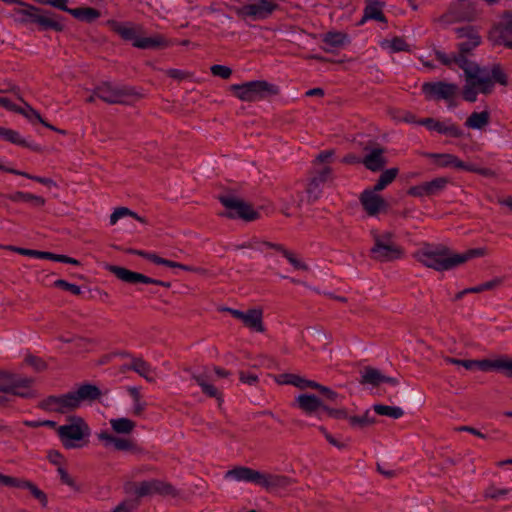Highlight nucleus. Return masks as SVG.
Returning <instances> with one entry per match:
<instances>
[{
	"label": "nucleus",
	"instance_id": "obj_1",
	"mask_svg": "<svg viewBox=\"0 0 512 512\" xmlns=\"http://www.w3.org/2000/svg\"><path fill=\"white\" fill-rule=\"evenodd\" d=\"M454 60L464 72L465 84L463 86L462 96L464 100L468 102H475L478 94L487 95L492 93L495 83L501 85L507 84V76L498 65L488 70L470 61L465 56L457 57Z\"/></svg>",
	"mask_w": 512,
	"mask_h": 512
},
{
	"label": "nucleus",
	"instance_id": "obj_2",
	"mask_svg": "<svg viewBox=\"0 0 512 512\" xmlns=\"http://www.w3.org/2000/svg\"><path fill=\"white\" fill-rule=\"evenodd\" d=\"M486 254L484 248L469 249L463 253H453L450 249L441 245H424L415 253V258L428 268L437 271L450 270L473 258Z\"/></svg>",
	"mask_w": 512,
	"mask_h": 512
},
{
	"label": "nucleus",
	"instance_id": "obj_3",
	"mask_svg": "<svg viewBox=\"0 0 512 512\" xmlns=\"http://www.w3.org/2000/svg\"><path fill=\"white\" fill-rule=\"evenodd\" d=\"M109 423L114 433L102 430L96 435L104 448L131 453L139 452L134 440L127 437L135 429L136 424L134 421L121 417L110 419Z\"/></svg>",
	"mask_w": 512,
	"mask_h": 512
},
{
	"label": "nucleus",
	"instance_id": "obj_4",
	"mask_svg": "<svg viewBox=\"0 0 512 512\" xmlns=\"http://www.w3.org/2000/svg\"><path fill=\"white\" fill-rule=\"evenodd\" d=\"M109 26L124 40L130 41L136 48L160 49L169 46V42L160 34H154L151 36L144 35L141 26L117 21H110Z\"/></svg>",
	"mask_w": 512,
	"mask_h": 512
},
{
	"label": "nucleus",
	"instance_id": "obj_5",
	"mask_svg": "<svg viewBox=\"0 0 512 512\" xmlns=\"http://www.w3.org/2000/svg\"><path fill=\"white\" fill-rule=\"evenodd\" d=\"M372 237L374 245L370 249V253L374 260L390 262L403 257L404 251L402 247L395 242L393 233L389 231L382 233L373 231Z\"/></svg>",
	"mask_w": 512,
	"mask_h": 512
},
{
	"label": "nucleus",
	"instance_id": "obj_6",
	"mask_svg": "<svg viewBox=\"0 0 512 512\" xmlns=\"http://www.w3.org/2000/svg\"><path fill=\"white\" fill-rule=\"evenodd\" d=\"M90 428L82 418H72L57 428L61 443L67 449L81 448L90 436Z\"/></svg>",
	"mask_w": 512,
	"mask_h": 512
},
{
	"label": "nucleus",
	"instance_id": "obj_7",
	"mask_svg": "<svg viewBox=\"0 0 512 512\" xmlns=\"http://www.w3.org/2000/svg\"><path fill=\"white\" fill-rule=\"evenodd\" d=\"M0 392L10 393L22 398H33V379L0 370Z\"/></svg>",
	"mask_w": 512,
	"mask_h": 512
},
{
	"label": "nucleus",
	"instance_id": "obj_8",
	"mask_svg": "<svg viewBox=\"0 0 512 512\" xmlns=\"http://www.w3.org/2000/svg\"><path fill=\"white\" fill-rule=\"evenodd\" d=\"M478 13L475 0H456L447 13L439 18V23L448 26L457 22H471L476 19Z\"/></svg>",
	"mask_w": 512,
	"mask_h": 512
},
{
	"label": "nucleus",
	"instance_id": "obj_9",
	"mask_svg": "<svg viewBox=\"0 0 512 512\" xmlns=\"http://www.w3.org/2000/svg\"><path fill=\"white\" fill-rule=\"evenodd\" d=\"M234 95L242 101H256L273 92V86L266 81H250L230 86Z\"/></svg>",
	"mask_w": 512,
	"mask_h": 512
},
{
	"label": "nucleus",
	"instance_id": "obj_10",
	"mask_svg": "<svg viewBox=\"0 0 512 512\" xmlns=\"http://www.w3.org/2000/svg\"><path fill=\"white\" fill-rule=\"evenodd\" d=\"M230 373L220 367L214 366L213 368H205L199 373H194L192 378L201 387L202 392L209 397L216 398L219 403L222 402L221 393L212 384L216 377H227Z\"/></svg>",
	"mask_w": 512,
	"mask_h": 512
},
{
	"label": "nucleus",
	"instance_id": "obj_11",
	"mask_svg": "<svg viewBox=\"0 0 512 512\" xmlns=\"http://www.w3.org/2000/svg\"><path fill=\"white\" fill-rule=\"evenodd\" d=\"M220 202L227 209L224 214L230 218H242L246 221L257 219L258 213L245 201L232 195H223L219 197Z\"/></svg>",
	"mask_w": 512,
	"mask_h": 512
},
{
	"label": "nucleus",
	"instance_id": "obj_12",
	"mask_svg": "<svg viewBox=\"0 0 512 512\" xmlns=\"http://www.w3.org/2000/svg\"><path fill=\"white\" fill-rule=\"evenodd\" d=\"M455 33L456 38L459 40L458 50L462 55L466 56V54L473 51L482 42L479 31L474 26L458 27L455 29Z\"/></svg>",
	"mask_w": 512,
	"mask_h": 512
},
{
	"label": "nucleus",
	"instance_id": "obj_13",
	"mask_svg": "<svg viewBox=\"0 0 512 512\" xmlns=\"http://www.w3.org/2000/svg\"><path fill=\"white\" fill-rule=\"evenodd\" d=\"M95 93L98 98L110 104L123 103L131 95L129 89L108 82L99 85Z\"/></svg>",
	"mask_w": 512,
	"mask_h": 512
},
{
	"label": "nucleus",
	"instance_id": "obj_14",
	"mask_svg": "<svg viewBox=\"0 0 512 512\" xmlns=\"http://www.w3.org/2000/svg\"><path fill=\"white\" fill-rule=\"evenodd\" d=\"M276 4L271 0H258L257 2L243 5L239 12L242 16L252 20L265 19L275 10Z\"/></svg>",
	"mask_w": 512,
	"mask_h": 512
},
{
	"label": "nucleus",
	"instance_id": "obj_15",
	"mask_svg": "<svg viewBox=\"0 0 512 512\" xmlns=\"http://www.w3.org/2000/svg\"><path fill=\"white\" fill-rule=\"evenodd\" d=\"M426 157L433 160V163L441 168H456L467 171H478L484 175H488L487 170H476L473 166L468 165L461 161L457 156L449 153L437 154V153H426Z\"/></svg>",
	"mask_w": 512,
	"mask_h": 512
},
{
	"label": "nucleus",
	"instance_id": "obj_16",
	"mask_svg": "<svg viewBox=\"0 0 512 512\" xmlns=\"http://www.w3.org/2000/svg\"><path fill=\"white\" fill-rule=\"evenodd\" d=\"M135 492L138 496H147L153 494H160L165 496L176 495V490L171 484L158 479H152L139 483L136 486Z\"/></svg>",
	"mask_w": 512,
	"mask_h": 512
},
{
	"label": "nucleus",
	"instance_id": "obj_17",
	"mask_svg": "<svg viewBox=\"0 0 512 512\" xmlns=\"http://www.w3.org/2000/svg\"><path fill=\"white\" fill-rule=\"evenodd\" d=\"M106 269L113 273L118 279L126 283H144L165 286L164 282L147 277L141 273L128 270L115 265H107Z\"/></svg>",
	"mask_w": 512,
	"mask_h": 512
},
{
	"label": "nucleus",
	"instance_id": "obj_18",
	"mask_svg": "<svg viewBox=\"0 0 512 512\" xmlns=\"http://www.w3.org/2000/svg\"><path fill=\"white\" fill-rule=\"evenodd\" d=\"M448 179L445 177H438L428 182H423L419 185L413 186L408 190V194L414 197L433 196L440 193L448 184Z\"/></svg>",
	"mask_w": 512,
	"mask_h": 512
},
{
	"label": "nucleus",
	"instance_id": "obj_19",
	"mask_svg": "<svg viewBox=\"0 0 512 512\" xmlns=\"http://www.w3.org/2000/svg\"><path fill=\"white\" fill-rule=\"evenodd\" d=\"M226 311H228L233 317L241 320L245 326L248 328L255 330L257 332H263L264 327L262 323V310L260 309H250L246 312L232 309V308H226Z\"/></svg>",
	"mask_w": 512,
	"mask_h": 512
},
{
	"label": "nucleus",
	"instance_id": "obj_20",
	"mask_svg": "<svg viewBox=\"0 0 512 512\" xmlns=\"http://www.w3.org/2000/svg\"><path fill=\"white\" fill-rule=\"evenodd\" d=\"M422 88L427 96L441 99L454 97L458 90L456 84L446 82L425 83Z\"/></svg>",
	"mask_w": 512,
	"mask_h": 512
},
{
	"label": "nucleus",
	"instance_id": "obj_21",
	"mask_svg": "<svg viewBox=\"0 0 512 512\" xmlns=\"http://www.w3.org/2000/svg\"><path fill=\"white\" fill-rule=\"evenodd\" d=\"M360 376L359 382L363 385H371L375 387L382 383H389L393 386L398 384L397 379L385 376L380 370L370 366L364 367L360 371Z\"/></svg>",
	"mask_w": 512,
	"mask_h": 512
},
{
	"label": "nucleus",
	"instance_id": "obj_22",
	"mask_svg": "<svg viewBox=\"0 0 512 512\" xmlns=\"http://www.w3.org/2000/svg\"><path fill=\"white\" fill-rule=\"evenodd\" d=\"M361 203L370 216H375L387 208L385 200L374 190L364 191L361 195Z\"/></svg>",
	"mask_w": 512,
	"mask_h": 512
},
{
	"label": "nucleus",
	"instance_id": "obj_23",
	"mask_svg": "<svg viewBox=\"0 0 512 512\" xmlns=\"http://www.w3.org/2000/svg\"><path fill=\"white\" fill-rule=\"evenodd\" d=\"M261 472L246 466H237L228 470L224 478L237 482H249L259 485Z\"/></svg>",
	"mask_w": 512,
	"mask_h": 512
},
{
	"label": "nucleus",
	"instance_id": "obj_24",
	"mask_svg": "<svg viewBox=\"0 0 512 512\" xmlns=\"http://www.w3.org/2000/svg\"><path fill=\"white\" fill-rule=\"evenodd\" d=\"M6 248L9 250L15 251L21 255H26V256L41 258V259H49L52 261L63 262V263H68V264H72V265H79L78 260L68 257V256H65V255L53 254L50 252L30 250V249H24V248H18V247H13V246H7Z\"/></svg>",
	"mask_w": 512,
	"mask_h": 512
},
{
	"label": "nucleus",
	"instance_id": "obj_25",
	"mask_svg": "<svg viewBox=\"0 0 512 512\" xmlns=\"http://www.w3.org/2000/svg\"><path fill=\"white\" fill-rule=\"evenodd\" d=\"M366 155L362 159V164L370 171L376 172L381 170L387 163L382 147L365 148Z\"/></svg>",
	"mask_w": 512,
	"mask_h": 512
},
{
	"label": "nucleus",
	"instance_id": "obj_26",
	"mask_svg": "<svg viewBox=\"0 0 512 512\" xmlns=\"http://www.w3.org/2000/svg\"><path fill=\"white\" fill-rule=\"evenodd\" d=\"M49 404L54 410L61 413L76 409L81 405L76 391L69 392L62 396L51 397Z\"/></svg>",
	"mask_w": 512,
	"mask_h": 512
},
{
	"label": "nucleus",
	"instance_id": "obj_27",
	"mask_svg": "<svg viewBox=\"0 0 512 512\" xmlns=\"http://www.w3.org/2000/svg\"><path fill=\"white\" fill-rule=\"evenodd\" d=\"M482 371H497L512 378V357L501 355L493 359H484Z\"/></svg>",
	"mask_w": 512,
	"mask_h": 512
},
{
	"label": "nucleus",
	"instance_id": "obj_28",
	"mask_svg": "<svg viewBox=\"0 0 512 512\" xmlns=\"http://www.w3.org/2000/svg\"><path fill=\"white\" fill-rule=\"evenodd\" d=\"M419 124L424 125L431 131H437L440 134H445L452 137L462 136L461 130L450 121L440 122L432 118H426L421 120Z\"/></svg>",
	"mask_w": 512,
	"mask_h": 512
},
{
	"label": "nucleus",
	"instance_id": "obj_29",
	"mask_svg": "<svg viewBox=\"0 0 512 512\" xmlns=\"http://www.w3.org/2000/svg\"><path fill=\"white\" fill-rule=\"evenodd\" d=\"M292 483L293 480L285 475L261 472L259 486L267 490H276L286 488Z\"/></svg>",
	"mask_w": 512,
	"mask_h": 512
},
{
	"label": "nucleus",
	"instance_id": "obj_30",
	"mask_svg": "<svg viewBox=\"0 0 512 512\" xmlns=\"http://www.w3.org/2000/svg\"><path fill=\"white\" fill-rule=\"evenodd\" d=\"M123 370H133L149 382L155 381V369L142 358L131 357V363L124 365Z\"/></svg>",
	"mask_w": 512,
	"mask_h": 512
},
{
	"label": "nucleus",
	"instance_id": "obj_31",
	"mask_svg": "<svg viewBox=\"0 0 512 512\" xmlns=\"http://www.w3.org/2000/svg\"><path fill=\"white\" fill-rule=\"evenodd\" d=\"M384 4L377 0H367V4L364 9V16L361 23L367 20H376L379 22H386V18L383 14Z\"/></svg>",
	"mask_w": 512,
	"mask_h": 512
},
{
	"label": "nucleus",
	"instance_id": "obj_32",
	"mask_svg": "<svg viewBox=\"0 0 512 512\" xmlns=\"http://www.w3.org/2000/svg\"><path fill=\"white\" fill-rule=\"evenodd\" d=\"M298 407L306 414H312L320 408L324 409V405L320 399L311 394H301L296 398Z\"/></svg>",
	"mask_w": 512,
	"mask_h": 512
},
{
	"label": "nucleus",
	"instance_id": "obj_33",
	"mask_svg": "<svg viewBox=\"0 0 512 512\" xmlns=\"http://www.w3.org/2000/svg\"><path fill=\"white\" fill-rule=\"evenodd\" d=\"M13 202H29L35 207H42L45 204V199L41 196L34 195L28 192H15L5 196Z\"/></svg>",
	"mask_w": 512,
	"mask_h": 512
},
{
	"label": "nucleus",
	"instance_id": "obj_34",
	"mask_svg": "<svg viewBox=\"0 0 512 512\" xmlns=\"http://www.w3.org/2000/svg\"><path fill=\"white\" fill-rule=\"evenodd\" d=\"M490 115L487 111L473 112L465 122L466 127L481 130L489 124Z\"/></svg>",
	"mask_w": 512,
	"mask_h": 512
},
{
	"label": "nucleus",
	"instance_id": "obj_35",
	"mask_svg": "<svg viewBox=\"0 0 512 512\" xmlns=\"http://www.w3.org/2000/svg\"><path fill=\"white\" fill-rule=\"evenodd\" d=\"M15 112L23 115L31 123L39 122V123L43 124L44 126H46L47 128H50L52 130L55 129L52 125L48 124L41 117V115L35 109H33L30 105H28L26 102L23 103V106H18Z\"/></svg>",
	"mask_w": 512,
	"mask_h": 512
},
{
	"label": "nucleus",
	"instance_id": "obj_36",
	"mask_svg": "<svg viewBox=\"0 0 512 512\" xmlns=\"http://www.w3.org/2000/svg\"><path fill=\"white\" fill-rule=\"evenodd\" d=\"M34 18H35V23L39 24L42 29H52L55 31H62L64 28L63 24L58 19H56L54 16H52L48 13L40 14L39 16L34 17Z\"/></svg>",
	"mask_w": 512,
	"mask_h": 512
},
{
	"label": "nucleus",
	"instance_id": "obj_37",
	"mask_svg": "<svg viewBox=\"0 0 512 512\" xmlns=\"http://www.w3.org/2000/svg\"><path fill=\"white\" fill-rule=\"evenodd\" d=\"M263 246L269 247V248H274V249L280 251L284 255V257L289 261V263L291 265H293V267L295 269H298V270H307L308 269V266L304 262H302L301 260L296 258L294 256V254H292L291 252L284 249L283 246H281L279 244L268 243V242L263 243Z\"/></svg>",
	"mask_w": 512,
	"mask_h": 512
},
{
	"label": "nucleus",
	"instance_id": "obj_38",
	"mask_svg": "<svg viewBox=\"0 0 512 512\" xmlns=\"http://www.w3.org/2000/svg\"><path fill=\"white\" fill-rule=\"evenodd\" d=\"M75 391L81 404L85 401L95 400L100 396L99 389L94 385H83Z\"/></svg>",
	"mask_w": 512,
	"mask_h": 512
},
{
	"label": "nucleus",
	"instance_id": "obj_39",
	"mask_svg": "<svg viewBox=\"0 0 512 512\" xmlns=\"http://www.w3.org/2000/svg\"><path fill=\"white\" fill-rule=\"evenodd\" d=\"M373 410L381 416H386L392 419H399L403 416L404 411L400 407L388 406L383 404H375Z\"/></svg>",
	"mask_w": 512,
	"mask_h": 512
},
{
	"label": "nucleus",
	"instance_id": "obj_40",
	"mask_svg": "<svg viewBox=\"0 0 512 512\" xmlns=\"http://www.w3.org/2000/svg\"><path fill=\"white\" fill-rule=\"evenodd\" d=\"M346 41L347 35L338 31H330L323 36V42L332 48L341 47Z\"/></svg>",
	"mask_w": 512,
	"mask_h": 512
},
{
	"label": "nucleus",
	"instance_id": "obj_41",
	"mask_svg": "<svg viewBox=\"0 0 512 512\" xmlns=\"http://www.w3.org/2000/svg\"><path fill=\"white\" fill-rule=\"evenodd\" d=\"M398 169L391 168L385 170L379 177L377 183L372 190L379 192L385 189L397 176Z\"/></svg>",
	"mask_w": 512,
	"mask_h": 512
},
{
	"label": "nucleus",
	"instance_id": "obj_42",
	"mask_svg": "<svg viewBox=\"0 0 512 512\" xmlns=\"http://www.w3.org/2000/svg\"><path fill=\"white\" fill-rule=\"evenodd\" d=\"M282 383L294 385L300 389L320 387V384L315 381L306 380L297 375H286Z\"/></svg>",
	"mask_w": 512,
	"mask_h": 512
},
{
	"label": "nucleus",
	"instance_id": "obj_43",
	"mask_svg": "<svg viewBox=\"0 0 512 512\" xmlns=\"http://www.w3.org/2000/svg\"><path fill=\"white\" fill-rule=\"evenodd\" d=\"M69 13L73 15L75 18L84 20V21H93L99 17V12L94 8H75L69 10Z\"/></svg>",
	"mask_w": 512,
	"mask_h": 512
},
{
	"label": "nucleus",
	"instance_id": "obj_44",
	"mask_svg": "<svg viewBox=\"0 0 512 512\" xmlns=\"http://www.w3.org/2000/svg\"><path fill=\"white\" fill-rule=\"evenodd\" d=\"M444 361L448 364L463 366L467 370H472L475 367L482 370V365L484 363V359L483 360H460V359L451 358V357L444 358Z\"/></svg>",
	"mask_w": 512,
	"mask_h": 512
},
{
	"label": "nucleus",
	"instance_id": "obj_45",
	"mask_svg": "<svg viewBox=\"0 0 512 512\" xmlns=\"http://www.w3.org/2000/svg\"><path fill=\"white\" fill-rule=\"evenodd\" d=\"M489 40L493 45H503L512 49V40L503 36V31L500 29H492L489 33Z\"/></svg>",
	"mask_w": 512,
	"mask_h": 512
},
{
	"label": "nucleus",
	"instance_id": "obj_46",
	"mask_svg": "<svg viewBox=\"0 0 512 512\" xmlns=\"http://www.w3.org/2000/svg\"><path fill=\"white\" fill-rule=\"evenodd\" d=\"M510 494H512V489L490 486L485 490L484 496L489 499L500 500L506 498Z\"/></svg>",
	"mask_w": 512,
	"mask_h": 512
},
{
	"label": "nucleus",
	"instance_id": "obj_47",
	"mask_svg": "<svg viewBox=\"0 0 512 512\" xmlns=\"http://www.w3.org/2000/svg\"><path fill=\"white\" fill-rule=\"evenodd\" d=\"M125 216H132L135 219H137L138 221L143 222V219L141 217H139L137 214H135L134 212L130 211L128 208L121 207V208L116 209L111 214V216H110V224L111 225H115L119 219H121V218H123Z\"/></svg>",
	"mask_w": 512,
	"mask_h": 512
},
{
	"label": "nucleus",
	"instance_id": "obj_48",
	"mask_svg": "<svg viewBox=\"0 0 512 512\" xmlns=\"http://www.w3.org/2000/svg\"><path fill=\"white\" fill-rule=\"evenodd\" d=\"M321 184H323V183L320 182L318 180V178L313 177L310 180V182L308 183V186H307V194H308L309 199L315 201L320 197V195L322 193Z\"/></svg>",
	"mask_w": 512,
	"mask_h": 512
},
{
	"label": "nucleus",
	"instance_id": "obj_49",
	"mask_svg": "<svg viewBox=\"0 0 512 512\" xmlns=\"http://www.w3.org/2000/svg\"><path fill=\"white\" fill-rule=\"evenodd\" d=\"M9 173L35 180L47 187H56V183L51 178L38 177L19 170H9Z\"/></svg>",
	"mask_w": 512,
	"mask_h": 512
},
{
	"label": "nucleus",
	"instance_id": "obj_50",
	"mask_svg": "<svg viewBox=\"0 0 512 512\" xmlns=\"http://www.w3.org/2000/svg\"><path fill=\"white\" fill-rule=\"evenodd\" d=\"M21 489H27L31 492V494L42 502L43 505H46L47 498L44 492H42L40 489H38L33 483L24 480Z\"/></svg>",
	"mask_w": 512,
	"mask_h": 512
},
{
	"label": "nucleus",
	"instance_id": "obj_51",
	"mask_svg": "<svg viewBox=\"0 0 512 512\" xmlns=\"http://www.w3.org/2000/svg\"><path fill=\"white\" fill-rule=\"evenodd\" d=\"M0 138L10 141L14 144H22L23 143L21 136L18 132L11 130V129L3 128V127H0Z\"/></svg>",
	"mask_w": 512,
	"mask_h": 512
},
{
	"label": "nucleus",
	"instance_id": "obj_52",
	"mask_svg": "<svg viewBox=\"0 0 512 512\" xmlns=\"http://www.w3.org/2000/svg\"><path fill=\"white\" fill-rule=\"evenodd\" d=\"M348 421L353 427H365L373 423V420L368 415V411L361 416H349Z\"/></svg>",
	"mask_w": 512,
	"mask_h": 512
},
{
	"label": "nucleus",
	"instance_id": "obj_53",
	"mask_svg": "<svg viewBox=\"0 0 512 512\" xmlns=\"http://www.w3.org/2000/svg\"><path fill=\"white\" fill-rule=\"evenodd\" d=\"M211 73L214 76H218L222 79H228L232 74V70L224 65H213L211 67Z\"/></svg>",
	"mask_w": 512,
	"mask_h": 512
},
{
	"label": "nucleus",
	"instance_id": "obj_54",
	"mask_svg": "<svg viewBox=\"0 0 512 512\" xmlns=\"http://www.w3.org/2000/svg\"><path fill=\"white\" fill-rule=\"evenodd\" d=\"M23 482L24 480L22 479L0 474V484L4 486L16 487L21 489Z\"/></svg>",
	"mask_w": 512,
	"mask_h": 512
},
{
	"label": "nucleus",
	"instance_id": "obj_55",
	"mask_svg": "<svg viewBox=\"0 0 512 512\" xmlns=\"http://www.w3.org/2000/svg\"><path fill=\"white\" fill-rule=\"evenodd\" d=\"M494 29L502 30L504 37H507L508 33H512V14L505 15L501 23Z\"/></svg>",
	"mask_w": 512,
	"mask_h": 512
},
{
	"label": "nucleus",
	"instance_id": "obj_56",
	"mask_svg": "<svg viewBox=\"0 0 512 512\" xmlns=\"http://www.w3.org/2000/svg\"><path fill=\"white\" fill-rule=\"evenodd\" d=\"M388 47L393 52L406 51L408 49L407 43L401 38H394L388 42Z\"/></svg>",
	"mask_w": 512,
	"mask_h": 512
},
{
	"label": "nucleus",
	"instance_id": "obj_57",
	"mask_svg": "<svg viewBox=\"0 0 512 512\" xmlns=\"http://www.w3.org/2000/svg\"><path fill=\"white\" fill-rule=\"evenodd\" d=\"M55 285L65 289V290L70 291L74 295H79L81 293V288L78 285L69 283L65 280H57L55 282Z\"/></svg>",
	"mask_w": 512,
	"mask_h": 512
},
{
	"label": "nucleus",
	"instance_id": "obj_58",
	"mask_svg": "<svg viewBox=\"0 0 512 512\" xmlns=\"http://www.w3.org/2000/svg\"><path fill=\"white\" fill-rule=\"evenodd\" d=\"M436 56H437V59L439 61H441V63H443L444 65H451L453 63L457 64L454 59L457 57L463 56V55L461 52H459L458 54H451V55H447L444 52H437Z\"/></svg>",
	"mask_w": 512,
	"mask_h": 512
},
{
	"label": "nucleus",
	"instance_id": "obj_59",
	"mask_svg": "<svg viewBox=\"0 0 512 512\" xmlns=\"http://www.w3.org/2000/svg\"><path fill=\"white\" fill-rule=\"evenodd\" d=\"M145 258L150 260V261H152V262H154L155 264H158V265H165V266H168V267L169 266H177V262L161 258V257H159V256H157L156 254H153V253H147Z\"/></svg>",
	"mask_w": 512,
	"mask_h": 512
},
{
	"label": "nucleus",
	"instance_id": "obj_60",
	"mask_svg": "<svg viewBox=\"0 0 512 512\" xmlns=\"http://www.w3.org/2000/svg\"><path fill=\"white\" fill-rule=\"evenodd\" d=\"M137 507L135 501H124L117 505L111 512H132Z\"/></svg>",
	"mask_w": 512,
	"mask_h": 512
},
{
	"label": "nucleus",
	"instance_id": "obj_61",
	"mask_svg": "<svg viewBox=\"0 0 512 512\" xmlns=\"http://www.w3.org/2000/svg\"><path fill=\"white\" fill-rule=\"evenodd\" d=\"M319 431L323 434V436L326 438V440L333 446L337 447L338 449H343L345 447V444L339 442L335 437H333L325 427L320 426Z\"/></svg>",
	"mask_w": 512,
	"mask_h": 512
},
{
	"label": "nucleus",
	"instance_id": "obj_62",
	"mask_svg": "<svg viewBox=\"0 0 512 512\" xmlns=\"http://www.w3.org/2000/svg\"><path fill=\"white\" fill-rule=\"evenodd\" d=\"M331 174H332V169L329 166L324 165L322 168L317 170L316 175L314 176V178H318V180L320 182L324 183V182H326L327 180L330 179Z\"/></svg>",
	"mask_w": 512,
	"mask_h": 512
},
{
	"label": "nucleus",
	"instance_id": "obj_63",
	"mask_svg": "<svg viewBox=\"0 0 512 512\" xmlns=\"http://www.w3.org/2000/svg\"><path fill=\"white\" fill-rule=\"evenodd\" d=\"M240 381L244 384H248L250 386H254L258 383V376L252 373H246L241 371L239 373Z\"/></svg>",
	"mask_w": 512,
	"mask_h": 512
},
{
	"label": "nucleus",
	"instance_id": "obj_64",
	"mask_svg": "<svg viewBox=\"0 0 512 512\" xmlns=\"http://www.w3.org/2000/svg\"><path fill=\"white\" fill-rule=\"evenodd\" d=\"M324 410L328 413L330 417L336 418V419H348V413L346 409H332L328 407H324Z\"/></svg>",
	"mask_w": 512,
	"mask_h": 512
}]
</instances>
